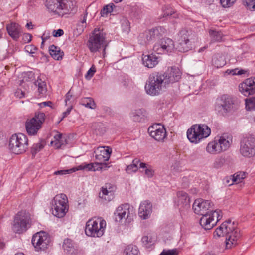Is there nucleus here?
<instances>
[{
  "mask_svg": "<svg viewBox=\"0 0 255 255\" xmlns=\"http://www.w3.org/2000/svg\"><path fill=\"white\" fill-rule=\"evenodd\" d=\"M32 36L29 33H24L23 35V40L24 43H28L31 40Z\"/></svg>",
  "mask_w": 255,
  "mask_h": 255,
  "instance_id": "nucleus-57",
  "label": "nucleus"
},
{
  "mask_svg": "<svg viewBox=\"0 0 255 255\" xmlns=\"http://www.w3.org/2000/svg\"><path fill=\"white\" fill-rule=\"evenodd\" d=\"M106 226L104 220L89 219L86 224L85 232L86 235L93 237H100L104 234Z\"/></svg>",
  "mask_w": 255,
  "mask_h": 255,
  "instance_id": "nucleus-9",
  "label": "nucleus"
},
{
  "mask_svg": "<svg viewBox=\"0 0 255 255\" xmlns=\"http://www.w3.org/2000/svg\"><path fill=\"white\" fill-rule=\"evenodd\" d=\"M218 140L219 141V145L222 148V151H225L227 150L230 147L232 140L231 137L227 135L223 134L220 136H217Z\"/></svg>",
  "mask_w": 255,
  "mask_h": 255,
  "instance_id": "nucleus-29",
  "label": "nucleus"
},
{
  "mask_svg": "<svg viewBox=\"0 0 255 255\" xmlns=\"http://www.w3.org/2000/svg\"><path fill=\"white\" fill-rule=\"evenodd\" d=\"M196 128L200 134L201 140L206 138L211 134L210 128L205 124H197Z\"/></svg>",
  "mask_w": 255,
  "mask_h": 255,
  "instance_id": "nucleus-31",
  "label": "nucleus"
},
{
  "mask_svg": "<svg viewBox=\"0 0 255 255\" xmlns=\"http://www.w3.org/2000/svg\"><path fill=\"white\" fill-rule=\"evenodd\" d=\"M115 7V6L113 3H111L109 5H107L104 7L102 12L103 14L111 13L113 11V8Z\"/></svg>",
  "mask_w": 255,
  "mask_h": 255,
  "instance_id": "nucleus-53",
  "label": "nucleus"
},
{
  "mask_svg": "<svg viewBox=\"0 0 255 255\" xmlns=\"http://www.w3.org/2000/svg\"><path fill=\"white\" fill-rule=\"evenodd\" d=\"M177 196L176 203L180 209H188L190 207V199L186 192L179 191L177 193Z\"/></svg>",
  "mask_w": 255,
  "mask_h": 255,
  "instance_id": "nucleus-26",
  "label": "nucleus"
},
{
  "mask_svg": "<svg viewBox=\"0 0 255 255\" xmlns=\"http://www.w3.org/2000/svg\"><path fill=\"white\" fill-rule=\"evenodd\" d=\"M162 29L161 27H158L146 30L139 35L138 41L142 45L149 44L156 37L159 36L160 32L162 31Z\"/></svg>",
  "mask_w": 255,
  "mask_h": 255,
  "instance_id": "nucleus-19",
  "label": "nucleus"
},
{
  "mask_svg": "<svg viewBox=\"0 0 255 255\" xmlns=\"http://www.w3.org/2000/svg\"><path fill=\"white\" fill-rule=\"evenodd\" d=\"M152 212V205L148 200L142 201L138 209V215L142 219H148Z\"/></svg>",
  "mask_w": 255,
  "mask_h": 255,
  "instance_id": "nucleus-24",
  "label": "nucleus"
},
{
  "mask_svg": "<svg viewBox=\"0 0 255 255\" xmlns=\"http://www.w3.org/2000/svg\"><path fill=\"white\" fill-rule=\"evenodd\" d=\"M117 221L125 220L126 223L129 224L133 220L134 213L132 209L128 204H124L119 206L114 213Z\"/></svg>",
  "mask_w": 255,
  "mask_h": 255,
  "instance_id": "nucleus-11",
  "label": "nucleus"
},
{
  "mask_svg": "<svg viewBox=\"0 0 255 255\" xmlns=\"http://www.w3.org/2000/svg\"><path fill=\"white\" fill-rule=\"evenodd\" d=\"M81 103L82 105L90 109L95 108V102L91 98L85 97L82 98L81 100Z\"/></svg>",
  "mask_w": 255,
  "mask_h": 255,
  "instance_id": "nucleus-42",
  "label": "nucleus"
},
{
  "mask_svg": "<svg viewBox=\"0 0 255 255\" xmlns=\"http://www.w3.org/2000/svg\"><path fill=\"white\" fill-rule=\"evenodd\" d=\"M99 167L98 163H90V164H82L75 167V171L78 170H86V171H95L97 169L96 166Z\"/></svg>",
  "mask_w": 255,
  "mask_h": 255,
  "instance_id": "nucleus-37",
  "label": "nucleus"
},
{
  "mask_svg": "<svg viewBox=\"0 0 255 255\" xmlns=\"http://www.w3.org/2000/svg\"><path fill=\"white\" fill-rule=\"evenodd\" d=\"M218 148V147H217L216 144H215V142L212 141L208 144L206 148V150L208 153L210 154H219L217 150Z\"/></svg>",
  "mask_w": 255,
  "mask_h": 255,
  "instance_id": "nucleus-43",
  "label": "nucleus"
},
{
  "mask_svg": "<svg viewBox=\"0 0 255 255\" xmlns=\"http://www.w3.org/2000/svg\"><path fill=\"white\" fill-rule=\"evenodd\" d=\"M226 61L224 55L217 54L212 58V64L216 68L222 67L226 64Z\"/></svg>",
  "mask_w": 255,
  "mask_h": 255,
  "instance_id": "nucleus-35",
  "label": "nucleus"
},
{
  "mask_svg": "<svg viewBox=\"0 0 255 255\" xmlns=\"http://www.w3.org/2000/svg\"><path fill=\"white\" fill-rule=\"evenodd\" d=\"M139 169L140 171L144 173L148 178H151L154 174V170L153 168L149 164L144 163H140Z\"/></svg>",
  "mask_w": 255,
  "mask_h": 255,
  "instance_id": "nucleus-36",
  "label": "nucleus"
},
{
  "mask_svg": "<svg viewBox=\"0 0 255 255\" xmlns=\"http://www.w3.org/2000/svg\"><path fill=\"white\" fill-rule=\"evenodd\" d=\"M209 33L212 41L220 42L222 41L223 34L221 32L210 29Z\"/></svg>",
  "mask_w": 255,
  "mask_h": 255,
  "instance_id": "nucleus-39",
  "label": "nucleus"
},
{
  "mask_svg": "<svg viewBox=\"0 0 255 255\" xmlns=\"http://www.w3.org/2000/svg\"><path fill=\"white\" fill-rule=\"evenodd\" d=\"M150 136L157 141H163L167 136L164 126L161 124H155L148 128Z\"/></svg>",
  "mask_w": 255,
  "mask_h": 255,
  "instance_id": "nucleus-18",
  "label": "nucleus"
},
{
  "mask_svg": "<svg viewBox=\"0 0 255 255\" xmlns=\"http://www.w3.org/2000/svg\"><path fill=\"white\" fill-rule=\"evenodd\" d=\"M26 51L30 53H35L36 48L33 45H28L25 47Z\"/></svg>",
  "mask_w": 255,
  "mask_h": 255,
  "instance_id": "nucleus-58",
  "label": "nucleus"
},
{
  "mask_svg": "<svg viewBox=\"0 0 255 255\" xmlns=\"http://www.w3.org/2000/svg\"><path fill=\"white\" fill-rule=\"evenodd\" d=\"M236 69L227 70L225 73H227L228 75H236V74L241 75L242 74V72L241 71H239L238 72V73H236Z\"/></svg>",
  "mask_w": 255,
  "mask_h": 255,
  "instance_id": "nucleus-59",
  "label": "nucleus"
},
{
  "mask_svg": "<svg viewBox=\"0 0 255 255\" xmlns=\"http://www.w3.org/2000/svg\"><path fill=\"white\" fill-rule=\"evenodd\" d=\"M142 241L144 244H147L148 243L151 242L150 239L147 236L142 237Z\"/></svg>",
  "mask_w": 255,
  "mask_h": 255,
  "instance_id": "nucleus-63",
  "label": "nucleus"
},
{
  "mask_svg": "<svg viewBox=\"0 0 255 255\" xmlns=\"http://www.w3.org/2000/svg\"><path fill=\"white\" fill-rule=\"evenodd\" d=\"M87 14H88V13H87V11H86L82 20L80 21V23L78 24V26H80V24H81L82 30H83V29L85 27H86V20H87Z\"/></svg>",
  "mask_w": 255,
  "mask_h": 255,
  "instance_id": "nucleus-54",
  "label": "nucleus"
},
{
  "mask_svg": "<svg viewBox=\"0 0 255 255\" xmlns=\"http://www.w3.org/2000/svg\"><path fill=\"white\" fill-rule=\"evenodd\" d=\"M246 177V173L244 172H238L232 176V183L229 184V185L234 183L238 184L241 183Z\"/></svg>",
  "mask_w": 255,
  "mask_h": 255,
  "instance_id": "nucleus-40",
  "label": "nucleus"
},
{
  "mask_svg": "<svg viewBox=\"0 0 255 255\" xmlns=\"http://www.w3.org/2000/svg\"><path fill=\"white\" fill-rule=\"evenodd\" d=\"M65 141L66 140L63 137L62 134L57 132L54 136V140L51 141L50 144L55 148L58 149L64 144Z\"/></svg>",
  "mask_w": 255,
  "mask_h": 255,
  "instance_id": "nucleus-32",
  "label": "nucleus"
},
{
  "mask_svg": "<svg viewBox=\"0 0 255 255\" xmlns=\"http://www.w3.org/2000/svg\"><path fill=\"white\" fill-rule=\"evenodd\" d=\"M173 11L170 8H166L163 10V14L162 15V17H165L168 16H171L173 13Z\"/></svg>",
  "mask_w": 255,
  "mask_h": 255,
  "instance_id": "nucleus-55",
  "label": "nucleus"
},
{
  "mask_svg": "<svg viewBox=\"0 0 255 255\" xmlns=\"http://www.w3.org/2000/svg\"><path fill=\"white\" fill-rule=\"evenodd\" d=\"M72 97V95L71 93V90L68 91V92L66 95V97L65 99V102L66 105L68 104V102L71 99Z\"/></svg>",
  "mask_w": 255,
  "mask_h": 255,
  "instance_id": "nucleus-60",
  "label": "nucleus"
},
{
  "mask_svg": "<svg viewBox=\"0 0 255 255\" xmlns=\"http://www.w3.org/2000/svg\"><path fill=\"white\" fill-rule=\"evenodd\" d=\"M6 28L8 35L15 41H17L23 34L21 26L15 22H11L7 24Z\"/></svg>",
  "mask_w": 255,
  "mask_h": 255,
  "instance_id": "nucleus-22",
  "label": "nucleus"
},
{
  "mask_svg": "<svg viewBox=\"0 0 255 255\" xmlns=\"http://www.w3.org/2000/svg\"><path fill=\"white\" fill-rule=\"evenodd\" d=\"M175 45L173 41L169 38H163L156 42L153 51L158 54H165L173 51Z\"/></svg>",
  "mask_w": 255,
  "mask_h": 255,
  "instance_id": "nucleus-14",
  "label": "nucleus"
},
{
  "mask_svg": "<svg viewBox=\"0 0 255 255\" xmlns=\"http://www.w3.org/2000/svg\"><path fill=\"white\" fill-rule=\"evenodd\" d=\"M197 124L192 125L187 131V137L190 142L199 143L202 140L197 129Z\"/></svg>",
  "mask_w": 255,
  "mask_h": 255,
  "instance_id": "nucleus-25",
  "label": "nucleus"
},
{
  "mask_svg": "<svg viewBox=\"0 0 255 255\" xmlns=\"http://www.w3.org/2000/svg\"><path fill=\"white\" fill-rule=\"evenodd\" d=\"M222 165V160L221 159H218L215 161L214 163V166L215 168H219Z\"/></svg>",
  "mask_w": 255,
  "mask_h": 255,
  "instance_id": "nucleus-64",
  "label": "nucleus"
},
{
  "mask_svg": "<svg viewBox=\"0 0 255 255\" xmlns=\"http://www.w3.org/2000/svg\"><path fill=\"white\" fill-rule=\"evenodd\" d=\"M221 213L220 210H216L203 215L200 220L201 226L205 230L212 229L216 225L217 222L221 219Z\"/></svg>",
  "mask_w": 255,
  "mask_h": 255,
  "instance_id": "nucleus-12",
  "label": "nucleus"
},
{
  "mask_svg": "<svg viewBox=\"0 0 255 255\" xmlns=\"http://www.w3.org/2000/svg\"><path fill=\"white\" fill-rule=\"evenodd\" d=\"M181 75L179 69L173 67L164 73H153L149 75L146 82V92L151 96L158 95L164 91L170 83L179 81Z\"/></svg>",
  "mask_w": 255,
  "mask_h": 255,
  "instance_id": "nucleus-1",
  "label": "nucleus"
},
{
  "mask_svg": "<svg viewBox=\"0 0 255 255\" xmlns=\"http://www.w3.org/2000/svg\"><path fill=\"white\" fill-rule=\"evenodd\" d=\"M236 0H220V3L224 7H229L231 6Z\"/></svg>",
  "mask_w": 255,
  "mask_h": 255,
  "instance_id": "nucleus-52",
  "label": "nucleus"
},
{
  "mask_svg": "<svg viewBox=\"0 0 255 255\" xmlns=\"http://www.w3.org/2000/svg\"><path fill=\"white\" fill-rule=\"evenodd\" d=\"M109 42L106 40V33L103 29L96 28L90 35L87 46L91 53L99 52L102 49L103 57L106 54V49Z\"/></svg>",
  "mask_w": 255,
  "mask_h": 255,
  "instance_id": "nucleus-3",
  "label": "nucleus"
},
{
  "mask_svg": "<svg viewBox=\"0 0 255 255\" xmlns=\"http://www.w3.org/2000/svg\"><path fill=\"white\" fill-rule=\"evenodd\" d=\"M63 248L64 252L67 255H76L77 250L73 242L69 239H65L63 244Z\"/></svg>",
  "mask_w": 255,
  "mask_h": 255,
  "instance_id": "nucleus-27",
  "label": "nucleus"
},
{
  "mask_svg": "<svg viewBox=\"0 0 255 255\" xmlns=\"http://www.w3.org/2000/svg\"><path fill=\"white\" fill-rule=\"evenodd\" d=\"M44 147V144L41 142L35 143L33 145L31 148V152L33 155L36 154Z\"/></svg>",
  "mask_w": 255,
  "mask_h": 255,
  "instance_id": "nucleus-46",
  "label": "nucleus"
},
{
  "mask_svg": "<svg viewBox=\"0 0 255 255\" xmlns=\"http://www.w3.org/2000/svg\"><path fill=\"white\" fill-rule=\"evenodd\" d=\"M28 147L27 137L23 133L13 134L9 140L8 147L11 152L20 154L26 152Z\"/></svg>",
  "mask_w": 255,
  "mask_h": 255,
  "instance_id": "nucleus-6",
  "label": "nucleus"
},
{
  "mask_svg": "<svg viewBox=\"0 0 255 255\" xmlns=\"http://www.w3.org/2000/svg\"><path fill=\"white\" fill-rule=\"evenodd\" d=\"M240 152L246 157H252L255 154V138L247 137L244 138L241 143Z\"/></svg>",
  "mask_w": 255,
  "mask_h": 255,
  "instance_id": "nucleus-17",
  "label": "nucleus"
},
{
  "mask_svg": "<svg viewBox=\"0 0 255 255\" xmlns=\"http://www.w3.org/2000/svg\"><path fill=\"white\" fill-rule=\"evenodd\" d=\"M52 104L51 102L50 101H46L42 102L40 104H39V105L40 107H43L45 106H51V104Z\"/></svg>",
  "mask_w": 255,
  "mask_h": 255,
  "instance_id": "nucleus-62",
  "label": "nucleus"
},
{
  "mask_svg": "<svg viewBox=\"0 0 255 255\" xmlns=\"http://www.w3.org/2000/svg\"><path fill=\"white\" fill-rule=\"evenodd\" d=\"M95 72L96 68L94 65H92L85 75V78L87 80H90L93 76Z\"/></svg>",
  "mask_w": 255,
  "mask_h": 255,
  "instance_id": "nucleus-51",
  "label": "nucleus"
},
{
  "mask_svg": "<svg viewBox=\"0 0 255 255\" xmlns=\"http://www.w3.org/2000/svg\"><path fill=\"white\" fill-rule=\"evenodd\" d=\"M116 187L110 183H106L103 186L99 193V197L104 200L109 202L114 197V192Z\"/></svg>",
  "mask_w": 255,
  "mask_h": 255,
  "instance_id": "nucleus-23",
  "label": "nucleus"
},
{
  "mask_svg": "<svg viewBox=\"0 0 255 255\" xmlns=\"http://www.w3.org/2000/svg\"><path fill=\"white\" fill-rule=\"evenodd\" d=\"M31 242L36 251H44L48 248L50 239L47 233L41 231L33 236Z\"/></svg>",
  "mask_w": 255,
  "mask_h": 255,
  "instance_id": "nucleus-16",
  "label": "nucleus"
},
{
  "mask_svg": "<svg viewBox=\"0 0 255 255\" xmlns=\"http://www.w3.org/2000/svg\"><path fill=\"white\" fill-rule=\"evenodd\" d=\"M52 214L58 218H62L69 209L68 200L64 194L56 195L51 202Z\"/></svg>",
  "mask_w": 255,
  "mask_h": 255,
  "instance_id": "nucleus-8",
  "label": "nucleus"
},
{
  "mask_svg": "<svg viewBox=\"0 0 255 255\" xmlns=\"http://www.w3.org/2000/svg\"><path fill=\"white\" fill-rule=\"evenodd\" d=\"M42 78H43V77H42V76H40L35 82V86L38 87V91L40 96H44L47 91L46 82Z\"/></svg>",
  "mask_w": 255,
  "mask_h": 255,
  "instance_id": "nucleus-34",
  "label": "nucleus"
},
{
  "mask_svg": "<svg viewBox=\"0 0 255 255\" xmlns=\"http://www.w3.org/2000/svg\"><path fill=\"white\" fill-rule=\"evenodd\" d=\"M213 142H215V144H216V146L218 147V148L217 149L219 153H221L222 151V148L220 147V145H219V141L218 140V138H217V136L215 138V140H213Z\"/></svg>",
  "mask_w": 255,
  "mask_h": 255,
  "instance_id": "nucleus-61",
  "label": "nucleus"
},
{
  "mask_svg": "<svg viewBox=\"0 0 255 255\" xmlns=\"http://www.w3.org/2000/svg\"><path fill=\"white\" fill-rule=\"evenodd\" d=\"M45 119V115L43 112H36L34 116L28 119L25 122V128L29 135H35L41 129Z\"/></svg>",
  "mask_w": 255,
  "mask_h": 255,
  "instance_id": "nucleus-10",
  "label": "nucleus"
},
{
  "mask_svg": "<svg viewBox=\"0 0 255 255\" xmlns=\"http://www.w3.org/2000/svg\"><path fill=\"white\" fill-rule=\"evenodd\" d=\"M142 60L143 65L149 68H153L158 63L157 57L153 54L143 55Z\"/></svg>",
  "mask_w": 255,
  "mask_h": 255,
  "instance_id": "nucleus-28",
  "label": "nucleus"
},
{
  "mask_svg": "<svg viewBox=\"0 0 255 255\" xmlns=\"http://www.w3.org/2000/svg\"><path fill=\"white\" fill-rule=\"evenodd\" d=\"M49 53L51 57L57 60H60L62 59L63 52H61L60 48L54 45L50 46L49 48Z\"/></svg>",
  "mask_w": 255,
  "mask_h": 255,
  "instance_id": "nucleus-33",
  "label": "nucleus"
},
{
  "mask_svg": "<svg viewBox=\"0 0 255 255\" xmlns=\"http://www.w3.org/2000/svg\"><path fill=\"white\" fill-rule=\"evenodd\" d=\"M95 158L97 161H99V167H97V170H106L108 166L106 163H104L109 160L111 154L112 153V149L109 147L100 146L97 148L95 151Z\"/></svg>",
  "mask_w": 255,
  "mask_h": 255,
  "instance_id": "nucleus-15",
  "label": "nucleus"
},
{
  "mask_svg": "<svg viewBox=\"0 0 255 255\" xmlns=\"http://www.w3.org/2000/svg\"><path fill=\"white\" fill-rule=\"evenodd\" d=\"M121 26L123 30L125 32H128L130 30L129 22L126 18H123L121 20Z\"/></svg>",
  "mask_w": 255,
  "mask_h": 255,
  "instance_id": "nucleus-48",
  "label": "nucleus"
},
{
  "mask_svg": "<svg viewBox=\"0 0 255 255\" xmlns=\"http://www.w3.org/2000/svg\"><path fill=\"white\" fill-rule=\"evenodd\" d=\"M240 92L245 96H249L255 93V78L245 80L239 85Z\"/></svg>",
  "mask_w": 255,
  "mask_h": 255,
  "instance_id": "nucleus-21",
  "label": "nucleus"
},
{
  "mask_svg": "<svg viewBox=\"0 0 255 255\" xmlns=\"http://www.w3.org/2000/svg\"><path fill=\"white\" fill-rule=\"evenodd\" d=\"M31 224V215L25 211L18 212L14 218L12 225L13 232L21 234L27 231Z\"/></svg>",
  "mask_w": 255,
  "mask_h": 255,
  "instance_id": "nucleus-7",
  "label": "nucleus"
},
{
  "mask_svg": "<svg viewBox=\"0 0 255 255\" xmlns=\"http://www.w3.org/2000/svg\"><path fill=\"white\" fill-rule=\"evenodd\" d=\"M138 254L137 247L132 245L127 246L124 252V255H138Z\"/></svg>",
  "mask_w": 255,
  "mask_h": 255,
  "instance_id": "nucleus-41",
  "label": "nucleus"
},
{
  "mask_svg": "<svg viewBox=\"0 0 255 255\" xmlns=\"http://www.w3.org/2000/svg\"><path fill=\"white\" fill-rule=\"evenodd\" d=\"M53 36L55 37L61 36L64 34V31L61 29L54 30L52 32Z\"/></svg>",
  "mask_w": 255,
  "mask_h": 255,
  "instance_id": "nucleus-56",
  "label": "nucleus"
},
{
  "mask_svg": "<svg viewBox=\"0 0 255 255\" xmlns=\"http://www.w3.org/2000/svg\"><path fill=\"white\" fill-rule=\"evenodd\" d=\"M191 32L186 29L179 31L177 36L176 49L180 52H187L192 48Z\"/></svg>",
  "mask_w": 255,
  "mask_h": 255,
  "instance_id": "nucleus-13",
  "label": "nucleus"
},
{
  "mask_svg": "<svg viewBox=\"0 0 255 255\" xmlns=\"http://www.w3.org/2000/svg\"><path fill=\"white\" fill-rule=\"evenodd\" d=\"M45 5L49 12L63 16L76 10L73 2L68 0H45Z\"/></svg>",
  "mask_w": 255,
  "mask_h": 255,
  "instance_id": "nucleus-4",
  "label": "nucleus"
},
{
  "mask_svg": "<svg viewBox=\"0 0 255 255\" xmlns=\"http://www.w3.org/2000/svg\"><path fill=\"white\" fill-rule=\"evenodd\" d=\"M246 108L247 110L255 109V97H251L246 99Z\"/></svg>",
  "mask_w": 255,
  "mask_h": 255,
  "instance_id": "nucleus-44",
  "label": "nucleus"
},
{
  "mask_svg": "<svg viewBox=\"0 0 255 255\" xmlns=\"http://www.w3.org/2000/svg\"><path fill=\"white\" fill-rule=\"evenodd\" d=\"M92 128L96 131V134H102L105 131V129L101 123H94L92 125Z\"/></svg>",
  "mask_w": 255,
  "mask_h": 255,
  "instance_id": "nucleus-47",
  "label": "nucleus"
},
{
  "mask_svg": "<svg viewBox=\"0 0 255 255\" xmlns=\"http://www.w3.org/2000/svg\"><path fill=\"white\" fill-rule=\"evenodd\" d=\"M216 236L218 237L226 236V248H231L237 244L241 234L237 225L231 220H228L216 229L214 233V236Z\"/></svg>",
  "mask_w": 255,
  "mask_h": 255,
  "instance_id": "nucleus-2",
  "label": "nucleus"
},
{
  "mask_svg": "<svg viewBox=\"0 0 255 255\" xmlns=\"http://www.w3.org/2000/svg\"><path fill=\"white\" fill-rule=\"evenodd\" d=\"M212 202L210 200H204L202 199H197L193 204L194 212L198 215H203L207 213V211L213 206Z\"/></svg>",
  "mask_w": 255,
  "mask_h": 255,
  "instance_id": "nucleus-20",
  "label": "nucleus"
},
{
  "mask_svg": "<svg viewBox=\"0 0 255 255\" xmlns=\"http://www.w3.org/2000/svg\"><path fill=\"white\" fill-rule=\"evenodd\" d=\"M146 112L143 109H138L133 110L130 114V117L133 121L141 122L144 120Z\"/></svg>",
  "mask_w": 255,
  "mask_h": 255,
  "instance_id": "nucleus-30",
  "label": "nucleus"
},
{
  "mask_svg": "<svg viewBox=\"0 0 255 255\" xmlns=\"http://www.w3.org/2000/svg\"><path fill=\"white\" fill-rule=\"evenodd\" d=\"M178 254V251L177 249H164L159 254V255H177Z\"/></svg>",
  "mask_w": 255,
  "mask_h": 255,
  "instance_id": "nucleus-50",
  "label": "nucleus"
},
{
  "mask_svg": "<svg viewBox=\"0 0 255 255\" xmlns=\"http://www.w3.org/2000/svg\"><path fill=\"white\" fill-rule=\"evenodd\" d=\"M244 4L247 9L255 11V0H244Z\"/></svg>",
  "mask_w": 255,
  "mask_h": 255,
  "instance_id": "nucleus-45",
  "label": "nucleus"
},
{
  "mask_svg": "<svg viewBox=\"0 0 255 255\" xmlns=\"http://www.w3.org/2000/svg\"><path fill=\"white\" fill-rule=\"evenodd\" d=\"M74 172H75V167L69 169H64V170H58V171H55L54 173V174L56 175H66V174H71Z\"/></svg>",
  "mask_w": 255,
  "mask_h": 255,
  "instance_id": "nucleus-49",
  "label": "nucleus"
},
{
  "mask_svg": "<svg viewBox=\"0 0 255 255\" xmlns=\"http://www.w3.org/2000/svg\"><path fill=\"white\" fill-rule=\"evenodd\" d=\"M214 108L218 114L224 117L232 115L237 109L233 98L228 95H223L217 98Z\"/></svg>",
  "mask_w": 255,
  "mask_h": 255,
  "instance_id": "nucleus-5",
  "label": "nucleus"
},
{
  "mask_svg": "<svg viewBox=\"0 0 255 255\" xmlns=\"http://www.w3.org/2000/svg\"><path fill=\"white\" fill-rule=\"evenodd\" d=\"M140 163L141 162H140V160L138 159H137V158L134 159L132 161V164L128 165L127 167V168H126L127 172L129 173L136 172L137 171V170L138 169H139Z\"/></svg>",
  "mask_w": 255,
  "mask_h": 255,
  "instance_id": "nucleus-38",
  "label": "nucleus"
}]
</instances>
